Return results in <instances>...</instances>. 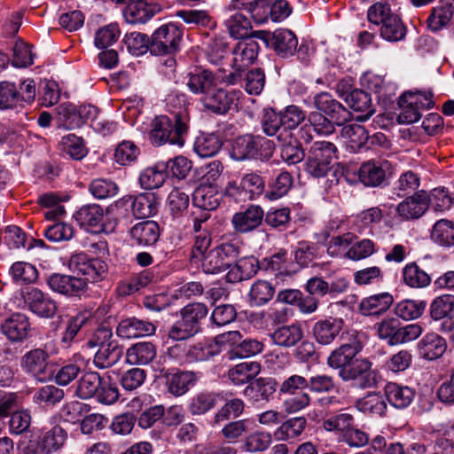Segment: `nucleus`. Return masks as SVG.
Segmentation results:
<instances>
[{
    "mask_svg": "<svg viewBox=\"0 0 454 454\" xmlns=\"http://www.w3.org/2000/svg\"><path fill=\"white\" fill-rule=\"evenodd\" d=\"M359 348L355 344H343L333 349L327 358V365L339 370L338 375L343 381L358 380L361 387L376 385V375L372 364L365 359L356 358Z\"/></svg>",
    "mask_w": 454,
    "mask_h": 454,
    "instance_id": "obj_1",
    "label": "nucleus"
},
{
    "mask_svg": "<svg viewBox=\"0 0 454 454\" xmlns=\"http://www.w3.org/2000/svg\"><path fill=\"white\" fill-rule=\"evenodd\" d=\"M187 129L185 116L176 114L174 119L166 115L156 116L151 122L149 139L156 146L169 143L182 147L184 144Z\"/></svg>",
    "mask_w": 454,
    "mask_h": 454,
    "instance_id": "obj_2",
    "label": "nucleus"
},
{
    "mask_svg": "<svg viewBox=\"0 0 454 454\" xmlns=\"http://www.w3.org/2000/svg\"><path fill=\"white\" fill-rule=\"evenodd\" d=\"M274 151L273 143L261 136L245 135L237 137L231 147L233 160L242 161L252 159H269Z\"/></svg>",
    "mask_w": 454,
    "mask_h": 454,
    "instance_id": "obj_3",
    "label": "nucleus"
},
{
    "mask_svg": "<svg viewBox=\"0 0 454 454\" xmlns=\"http://www.w3.org/2000/svg\"><path fill=\"white\" fill-rule=\"evenodd\" d=\"M238 242L223 243L206 253L200 258L201 268L206 274H219L231 268L239 254Z\"/></svg>",
    "mask_w": 454,
    "mask_h": 454,
    "instance_id": "obj_4",
    "label": "nucleus"
},
{
    "mask_svg": "<svg viewBox=\"0 0 454 454\" xmlns=\"http://www.w3.org/2000/svg\"><path fill=\"white\" fill-rule=\"evenodd\" d=\"M183 29L176 23L161 25L152 35L150 51L155 55H167L179 49L183 38Z\"/></svg>",
    "mask_w": 454,
    "mask_h": 454,
    "instance_id": "obj_5",
    "label": "nucleus"
},
{
    "mask_svg": "<svg viewBox=\"0 0 454 454\" xmlns=\"http://www.w3.org/2000/svg\"><path fill=\"white\" fill-rule=\"evenodd\" d=\"M69 270L78 275L82 280L88 283L101 281L107 272L106 263L100 259H90L84 253L73 254L69 260Z\"/></svg>",
    "mask_w": 454,
    "mask_h": 454,
    "instance_id": "obj_6",
    "label": "nucleus"
},
{
    "mask_svg": "<svg viewBox=\"0 0 454 454\" xmlns=\"http://www.w3.org/2000/svg\"><path fill=\"white\" fill-rule=\"evenodd\" d=\"M259 50V43L251 38L240 41L236 44L232 51L234 72L230 74L228 80L230 83H235L239 79L241 72L254 64Z\"/></svg>",
    "mask_w": 454,
    "mask_h": 454,
    "instance_id": "obj_7",
    "label": "nucleus"
},
{
    "mask_svg": "<svg viewBox=\"0 0 454 454\" xmlns=\"http://www.w3.org/2000/svg\"><path fill=\"white\" fill-rule=\"evenodd\" d=\"M239 91H226L223 89L213 87L210 92L202 96L201 102L205 108L213 113L223 114L228 111L236 109L239 105Z\"/></svg>",
    "mask_w": 454,
    "mask_h": 454,
    "instance_id": "obj_8",
    "label": "nucleus"
},
{
    "mask_svg": "<svg viewBox=\"0 0 454 454\" xmlns=\"http://www.w3.org/2000/svg\"><path fill=\"white\" fill-rule=\"evenodd\" d=\"M24 300L28 309L39 317L51 318L58 311L56 301L38 288L27 289Z\"/></svg>",
    "mask_w": 454,
    "mask_h": 454,
    "instance_id": "obj_9",
    "label": "nucleus"
},
{
    "mask_svg": "<svg viewBox=\"0 0 454 454\" xmlns=\"http://www.w3.org/2000/svg\"><path fill=\"white\" fill-rule=\"evenodd\" d=\"M430 198L425 191L406 197L396 206V213L405 221L420 218L428 209Z\"/></svg>",
    "mask_w": 454,
    "mask_h": 454,
    "instance_id": "obj_10",
    "label": "nucleus"
},
{
    "mask_svg": "<svg viewBox=\"0 0 454 454\" xmlns=\"http://www.w3.org/2000/svg\"><path fill=\"white\" fill-rule=\"evenodd\" d=\"M313 106L333 119L336 125H342L350 118V113L329 93L321 92L313 97Z\"/></svg>",
    "mask_w": 454,
    "mask_h": 454,
    "instance_id": "obj_11",
    "label": "nucleus"
},
{
    "mask_svg": "<svg viewBox=\"0 0 454 454\" xmlns=\"http://www.w3.org/2000/svg\"><path fill=\"white\" fill-rule=\"evenodd\" d=\"M78 223L86 231L95 233L113 231L114 226L108 228L104 223V210L97 204L82 207L75 214Z\"/></svg>",
    "mask_w": 454,
    "mask_h": 454,
    "instance_id": "obj_12",
    "label": "nucleus"
},
{
    "mask_svg": "<svg viewBox=\"0 0 454 454\" xmlns=\"http://www.w3.org/2000/svg\"><path fill=\"white\" fill-rule=\"evenodd\" d=\"M50 289L67 296H80L87 290L84 280L78 277L54 273L47 278Z\"/></svg>",
    "mask_w": 454,
    "mask_h": 454,
    "instance_id": "obj_13",
    "label": "nucleus"
},
{
    "mask_svg": "<svg viewBox=\"0 0 454 454\" xmlns=\"http://www.w3.org/2000/svg\"><path fill=\"white\" fill-rule=\"evenodd\" d=\"M2 333L12 342H20L27 339L31 325L27 315L15 312L7 317L1 325Z\"/></svg>",
    "mask_w": 454,
    "mask_h": 454,
    "instance_id": "obj_14",
    "label": "nucleus"
},
{
    "mask_svg": "<svg viewBox=\"0 0 454 454\" xmlns=\"http://www.w3.org/2000/svg\"><path fill=\"white\" fill-rule=\"evenodd\" d=\"M164 376L168 393L175 396L184 395L200 378L197 372L178 370L168 371Z\"/></svg>",
    "mask_w": 454,
    "mask_h": 454,
    "instance_id": "obj_15",
    "label": "nucleus"
},
{
    "mask_svg": "<svg viewBox=\"0 0 454 454\" xmlns=\"http://www.w3.org/2000/svg\"><path fill=\"white\" fill-rule=\"evenodd\" d=\"M162 8L159 4L147 3L145 0H136L129 3L123 11V16L128 23H145L154 15L160 13Z\"/></svg>",
    "mask_w": 454,
    "mask_h": 454,
    "instance_id": "obj_16",
    "label": "nucleus"
},
{
    "mask_svg": "<svg viewBox=\"0 0 454 454\" xmlns=\"http://www.w3.org/2000/svg\"><path fill=\"white\" fill-rule=\"evenodd\" d=\"M263 215L264 212L261 207L252 205L246 210L233 215L231 218L233 229L241 233L251 231L262 223Z\"/></svg>",
    "mask_w": 454,
    "mask_h": 454,
    "instance_id": "obj_17",
    "label": "nucleus"
},
{
    "mask_svg": "<svg viewBox=\"0 0 454 454\" xmlns=\"http://www.w3.org/2000/svg\"><path fill=\"white\" fill-rule=\"evenodd\" d=\"M342 327L341 318L328 317L315 323L312 333L317 343L330 345L340 334Z\"/></svg>",
    "mask_w": 454,
    "mask_h": 454,
    "instance_id": "obj_18",
    "label": "nucleus"
},
{
    "mask_svg": "<svg viewBox=\"0 0 454 454\" xmlns=\"http://www.w3.org/2000/svg\"><path fill=\"white\" fill-rule=\"evenodd\" d=\"M156 326L149 321L130 317L123 319L117 327V334L124 339L149 336L155 333Z\"/></svg>",
    "mask_w": 454,
    "mask_h": 454,
    "instance_id": "obj_19",
    "label": "nucleus"
},
{
    "mask_svg": "<svg viewBox=\"0 0 454 454\" xmlns=\"http://www.w3.org/2000/svg\"><path fill=\"white\" fill-rule=\"evenodd\" d=\"M221 198L215 184H200L192 193L194 206L207 211L216 209Z\"/></svg>",
    "mask_w": 454,
    "mask_h": 454,
    "instance_id": "obj_20",
    "label": "nucleus"
},
{
    "mask_svg": "<svg viewBox=\"0 0 454 454\" xmlns=\"http://www.w3.org/2000/svg\"><path fill=\"white\" fill-rule=\"evenodd\" d=\"M277 385L273 378H259L245 387L243 395L253 403L269 401L276 392Z\"/></svg>",
    "mask_w": 454,
    "mask_h": 454,
    "instance_id": "obj_21",
    "label": "nucleus"
},
{
    "mask_svg": "<svg viewBox=\"0 0 454 454\" xmlns=\"http://www.w3.org/2000/svg\"><path fill=\"white\" fill-rule=\"evenodd\" d=\"M340 137L350 153H356L366 146L369 135L364 126L349 123L342 127Z\"/></svg>",
    "mask_w": 454,
    "mask_h": 454,
    "instance_id": "obj_22",
    "label": "nucleus"
},
{
    "mask_svg": "<svg viewBox=\"0 0 454 454\" xmlns=\"http://www.w3.org/2000/svg\"><path fill=\"white\" fill-rule=\"evenodd\" d=\"M445 340L437 333H427L418 343L419 356L428 361L441 357L446 351Z\"/></svg>",
    "mask_w": 454,
    "mask_h": 454,
    "instance_id": "obj_23",
    "label": "nucleus"
},
{
    "mask_svg": "<svg viewBox=\"0 0 454 454\" xmlns=\"http://www.w3.org/2000/svg\"><path fill=\"white\" fill-rule=\"evenodd\" d=\"M262 270L261 262L254 256L243 257L237 261L235 265L226 274V279L230 283H237L251 278Z\"/></svg>",
    "mask_w": 454,
    "mask_h": 454,
    "instance_id": "obj_24",
    "label": "nucleus"
},
{
    "mask_svg": "<svg viewBox=\"0 0 454 454\" xmlns=\"http://www.w3.org/2000/svg\"><path fill=\"white\" fill-rule=\"evenodd\" d=\"M134 243L141 247L154 245L160 237V227L154 221H145L135 224L129 231Z\"/></svg>",
    "mask_w": 454,
    "mask_h": 454,
    "instance_id": "obj_25",
    "label": "nucleus"
},
{
    "mask_svg": "<svg viewBox=\"0 0 454 454\" xmlns=\"http://www.w3.org/2000/svg\"><path fill=\"white\" fill-rule=\"evenodd\" d=\"M207 215L196 218L193 222L194 245L192 252V259H199L207 253L211 244V235L207 223Z\"/></svg>",
    "mask_w": 454,
    "mask_h": 454,
    "instance_id": "obj_26",
    "label": "nucleus"
},
{
    "mask_svg": "<svg viewBox=\"0 0 454 454\" xmlns=\"http://www.w3.org/2000/svg\"><path fill=\"white\" fill-rule=\"evenodd\" d=\"M386 162L369 160L362 164L358 170L361 183L366 186H379L386 178Z\"/></svg>",
    "mask_w": 454,
    "mask_h": 454,
    "instance_id": "obj_27",
    "label": "nucleus"
},
{
    "mask_svg": "<svg viewBox=\"0 0 454 454\" xmlns=\"http://www.w3.org/2000/svg\"><path fill=\"white\" fill-rule=\"evenodd\" d=\"M262 127L267 136H276L279 142H286L292 139V134L285 131L281 121V114L275 112L273 109H266L264 111Z\"/></svg>",
    "mask_w": 454,
    "mask_h": 454,
    "instance_id": "obj_28",
    "label": "nucleus"
},
{
    "mask_svg": "<svg viewBox=\"0 0 454 454\" xmlns=\"http://www.w3.org/2000/svg\"><path fill=\"white\" fill-rule=\"evenodd\" d=\"M186 85L192 93L205 96L215 86V77L210 71L197 68L187 74Z\"/></svg>",
    "mask_w": 454,
    "mask_h": 454,
    "instance_id": "obj_29",
    "label": "nucleus"
},
{
    "mask_svg": "<svg viewBox=\"0 0 454 454\" xmlns=\"http://www.w3.org/2000/svg\"><path fill=\"white\" fill-rule=\"evenodd\" d=\"M155 346L148 341L137 342L126 351V362L132 365H146L156 357Z\"/></svg>",
    "mask_w": 454,
    "mask_h": 454,
    "instance_id": "obj_30",
    "label": "nucleus"
},
{
    "mask_svg": "<svg viewBox=\"0 0 454 454\" xmlns=\"http://www.w3.org/2000/svg\"><path fill=\"white\" fill-rule=\"evenodd\" d=\"M48 354L41 349L35 348L27 352L21 358V367L36 378L44 374L48 365Z\"/></svg>",
    "mask_w": 454,
    "mask_h": 454,
    "instance_id": "obj_31",
    "label": "nucleus"
},
{
    "mask_svg": "<svg viewBox=\"0 0 454 454\" xmlns=\"http://www.w3.org/2000/svg\"><path fill=\"white\" fill-rule=\"evenodd\" d=\"M270 36L272 47L279 56L289 57L295 52L298 40L291 30L277 29Z\"/></svg>",
    "mask_w": 454,
    "mask_h": 454,
    "instance_id": "obj_32",
    "label": "nucleus"
},
{
    "mask_svg": "<svg viewBox=\"0 0 454 454\" xmlns=\"http://www.w3.org/2000/svg\"><path fill=\"white\" fill-rule=\"evenodd\" d=\"M385 395L393 407L404 409L411 403L415 394L409 387L389 382L385 387Z\"/></svg>",
    "mask_w": 454,
    "mask_h": 454,
    "instance_id": "obj_33",
    "label": "nucleus"
},
{
    "mask_svg": "<svg viewBox=\"0 0 454 454\" xmlns=\"http://www.w3.org/2000/svg\"><path fill=\"white\" fill-rule=\"evenodd\" d=\"M389 293H381L364 298L359 304V310L364 316L378 315L385 312L393 303Z\"/></svg>",
    "mask_w": 454,
    "mask_h": 454,
    "instance_id": "obj_34",
    "label": "nucleus"
},
{
    "mask_svg": "<svg viewBox=\"0 0 454 454\" xmlns=\"http://www.w3.org/2000/svg\"><path fill=\"white\" fill-rule=\"evenodd\" d=\"M267 0H231L230 4L225 8V12L232 11H247L251 14L252 19L258 24L267 21V15L261 13L262 8L267 6Z\"/></svg>",
    "mask_w": 454,
    "mask_h": 454,
    "instance_id": "obj_35",
    "label": "nucleus"
},
{
    "mask_svg": "<svg viewBox=\"0 0 454 454\" xmlns=\"http://www.w3.org/2000/svg\"><path fill=\"white\" fill-rule=\"evenodd\" d=\"M302 336L301 326L298 324H292L277 328L271 333V340L276 345L290 348L296 345Z\"/></svg>",
    "mask_w": 454,
    "mask_h": 454,
    "instance_id": "obj_36",
    "label": "nucleus"
},
{
    "mask_svg": "<svg viewBox=\"0 0 454 454\" xmlns=\"http://www.w3.org/2000/svg\"><path fill=\"white\" fill-rule=\"evenodd\" d=\"M131 210L137 218H148L158 211V201L153 193H140L131 196Z\"/></svg>",
    "mask_w": 454,
    "mask_h": 454,
    "instance_id": "obj_37",
    "label": "nucleus"
},
{
    "mask_svg": "<svg viewBox=\"0 0 454 454\" xmlns=\"http://www.w3.org/2000/svg\"><path fill=\"white\" fill-rule=\"evenodd\" d=\"M261 372L257 362H244L235 365L228 372L229 380L236 386H241L251 381Z\"/></svg>",
    "mask_w": 454,
    "mask_h": 454,
    "instance_id": "obj_38",
    "label": "nucleus"
},
{
    "mask_svg": "<svg viewBox=\"0 0 454 454\" xmlns=\"http://www.w3.org/2000/svg\"><path fill=\"white\" fill-rule=\"evenodd\" d=\"M346 101L348 106L354 111L364 113L362 115L356 117L358 121H366L374 114L371 97L364 90H355L351 91L348 95Z\"/></svg>",
    "mask_w": 454,
    "mask_h": 454,
    "instance_id": "obj_39",
    "label": "nucleus"
},
{
    "mask_svg": "<svg viewBox=\"0 0 454 454\" xmlns=\"http://www.w3.org/2000/svg\"><path fill=\"white\" fill-rule=\"evenodd\" d=\"M122 356V348L116 343L102 345L94 356V364L98 369H106L118 363Z\"/></svg>",
    "mask_w": 454,
    "mask_h": 454,
    "instance_id": "obj_40",
    "label": "nucleus"
},
{
    "mask_svg": "<svg viewBox=\"0 0 454 454\" xmlns=\"http://www.w3.org/2000/svg\"><path fill=\"white\" fill-rule=\"evenodd\" d=\"M67 438V432L59 426H54L45 430L40 440V448L44 454H50L59 450Z\"/></svg>",
    "mask_w": 454,
    "mask_h": 454,
    "instance_id": "obj_41",
    "label": "nucleus"
},
{
    "mask_svg": "<svg viewBox=\"0 0 454 454\" xmlns=\"http://www.w3.org/2000/svg\"><path fill=\"white\" fill-rule=\"evenodd\" d=\"M225 14L223 24L231 36L239 39L248 35L252 25L245 15L240 12H225Z\"/></svg>",
    "mask_w": 454,
    "mask_h": 454,
    "instance_id": "obj_42",
    "label": "nucleus"
},
{
    "mask_svg": "<svg viewBox=\"0 0 454 454\" xmlns=\"http://www.w3.org/2000/svg\"><path fill=\"white\" fill-rule=\"evenodd\" d=\"M357 410L365 414L383 416L387 410L384 395L372 392L358 399L356 403Z\"/></svg>",
    "mask_w": 454,
    "mask_h": 454,
    "instance_id": "obj_43",
    "label": "nucleus"
},
{
    "mask_svg": "<svg viewBox=\"0 0 454 454\" xmlns=\"http://www.w3.org/2000/svg\"><path fill=\"white\" fill-rule=\"evenodd\" d=\"M95 324L93 313L90 309H83L76 313L69 320L67 329L63 334L62 341L69 344L76 336L82 327L87 325Z\"/></svg>",
    "mask_w": 454,
    "mask_h": 454,
    "instance_id": "obj_44",
    "label": "nucleus"
},
{
    "mask_svg": "<svg viewBox=\"0 0 454 454\" xmlns=\"http://www.w3.org/2000/svg\"><path fill=\"white\" fill-rule=\"evenodd\" d=\"M207 308L203 303H192L186 305L181 310V319L189 329L194 333L200 329V321L206 317Z\"/></svg>",
    "mask_w": 454,
    "mask_h": 454,
    "instance_id": "obj_45",
    "label": "nucleus"
},
{
    "mask_svg": "<svg viewBox=\"0 0 454 454\" xmlns=\"http://www.w3.org/2000/svg\"><path fill=\"white\" fill-rule=\"evenodd\" d=\"M221 351V346H219L215 338L214 340L190 347L187 350V361H206L219 355Z\"/></svg>",
    "mask_w": 454,
    "mask_h": 454,
    "instance_id": "obj_46",
    "label": "nucleus"
},
{
    "mask_svg": "<svg viewBox=\"0 0 454 454\" xmlns=\"http://www.w3.org/2000/svg\"><path fill=\"white\" fill-rule=\"evenodd\" d=\"M453 12L448 5L440 4L431 9L427 19V25L432 32H438L446 27L451 21Z\"/></svg>",
    "mask_w": 454,
    "mask_h": 454,
    "instance_id": "obj_47",
    "label": "nucleus"
},
{
    "mask_svg": "<svg viewBox=\"0 0 454 454\" xmlns=\"http://www.w3.org/2000/svg\"><path fill=\"white\" fill-rule=\"evenodd\" d=\"M306 419L303 417L292 418L284 422L274 432L278 441H288L299 436L305 429Z\"/></svg>",
    "mask_w": 454,
    "mask_h": 454,
    "instance_id": "obj_48",
    "label": "nucleus"
},
{
    "mask_svg": "<svg viewBox=\"0 0 454 454\" xmlns=\"http://www.w3.org/2000/svg\"><path fill=\"white\" fill-rule=\"evenodd\" d=\"M403 279L407 286L412 288L426 287L431 282L429 275L415 262L408 263L403 269Z\"/></svg>",
    "mask_w": 454,
    "mask_h": 454,
    "instance_id": "obj_49",
    "label": "nucleus"
},
{
    "mask_svg": "<svg viewBox=\"0 0 454 454\" xmlns=\"http://www.w3.org/2000/svg\"><path fill=\"white\" fill-rule=\"evenodd\" d=\"M431 239L441 246H453L454 223L447 219L437 221L432 228Z\"/></svg>",
    "mask_w": 454,
    "mask_h": 454,
    "instance_id": "obj_50",
    "label": "nucleus"
},
{
    "mask_svg": "<svg viewBox=\"0 0 454 454\" xmlns=\"http://www.w3.org/2000/svg\"><path fill=\"white\" fill-rule=\"evenodd\" d=\"M275 293L273 286L265 280L254 282L249 292V302L253 306H262L269 302Z\"/></svg>",
    "mask_w": 454,
    "mask_h": 454,
    "instance_id": "obj_51",
    "label": "nucleus"
},
{
    "mask_svg": "<svg viewBox=\"0 0 454 454\" xmlns=\"http://www.w3.org/2000/svg\"><path fill=\"white\" fill-rule=\"evenodd\" d=\"M57 123L59 128L73 129L82 126L78 110L72 104H61L57 107Z\"/></svg>",
    "mask_w": 454,
    "mask_h": 454,
    "instance_id": "obj_52",
    "label": "nucleus"
},
{
    "mask_svg": "<svg viewBox=\"0 0 454 454\" xmlns=\"http://www.w3.org/2000/svg\"><path fill=\"white\" fill-rule=\"evenodd\" d=\"M336 153V146L333 143L328 141H317L310 146L307 159L318 160L331 166Z\"/></svg>",
    "mask_w": 454,
    "mask_h": 454,
    "instance_id": "obj_53",
    "label": "nucleus"
},
{
    "mask_svg": "<svg viewBox=\"0 0 454 454\" xmlns=\"http://www.w3.org/2000/svg\"><path fill=\"white\" fill-rule=\"evenodd\" d=\"M400 321L395 317L384 318L375 324L378 337L390 346H395Z\"/></svg>",
    "mask_w": 454,
    "mask_h": 454,
    "instance_id": "obj_54",
    "label": "nucleus"
},
{
    "mask_svg": "<svg viewBox=\"0 0 454 454\" xmlns=\"http://www.w3.org/2000/svg\"><path fill=\"white\" fill-rule=\"evenodd\" d=\"M427 303L424 301L403 300L395 306V314L403 320L419 318L424 312Z\"/></svg>",
    "mask_w": 454,
    "mask_h": 454,
    "instance_id": "obj_55",
    "label": "nucleus"
},
{
    "mask_svg": "<svg viewBox=\"0 0 454 454\" xmlns=\"http://www.w3.org/2000/svg\"><path fill=\"white\" fill-rule=\"evenodd\" d=\"M64 397V391L53 385H46L37 389L33 396L34 402L43 407L53 406Z\"/></svg>",
    "mask_w": 454,
    "mask_h": 454,
    "instance_id": "obj_56",
    "label": "nucleus"
},
{
    "mask_svg": "<svg viewBox=\"0 0 454 454\" xmlns=\"http://www.w3.org/2000/svg\"><path fill=\"white\" fill-rule=\"evenodd\" d=\"M62 151L74 160H82L87 155V148L82 137L71 133L64 136L60 141Z\"/></svg>",
    "mask_w": 454,
    "mask_h": 454,
    "instance_id": "obj_57",
    "label": "nucleus"
},
{
    "mask_svg": "<svg viewBox=\"0 0 454 454\" xmlns=\"http://www.w3.org/2000/svg\"><path fill=\"white\" fill-rule=\"evenodd\" d=\"M9 273L16 283L22 284L33 283L38 277L36 268L26 262H14L9 270Z\"/></svg>",
    "mask_w": 454,
    "mask_h": 454,
    "instance_id": "obj_58",
    "label": "nucleus"
},
{
    "mask_svg": "<svg viewBox=\"0 0 454 454\" xmlns=\"http://www.w3.org/2000/svg\"><path fill=\"white\" fill-rule=\"evenodd\" d=\"M101 378L97 372H87L78 381L75 390L76 395L82 399H90L97 394V389L100 386Z\"/></svg>",
    "mask_w": 454,
    "mask_h": 454,
    "instance_id": "obj_59",
    "label": "nucleus"
},
{
    "mask_svg": "<svg viewBox=\"0 0 454 454\" xmlns=\"http://www.w3.org/2000/svg\"><path fill=\"white\" fill-rule=\"evenodd\" d=\"M121 35L119 26L116 23H110L99 27L94 35L95 46L98 49L110 47L117 42Z\"/></svg>",
    "mask_w": 454,
    "mask_h": 454,
    "instance_id": "obj_60",
    "label": "nucleus"
},
{
    "mask_svg": "<svg viewBox=\"0 0 454 454\" xmlns=\"http://www.w3.org/2000/svg\"><path fill=\"white\" fill-rule=\"evenodd\" d=\"M222 147L219 137L215 134L201 136L197 138L194 150L201 158L215 156Z\"/></svg>",
    "mask_w": 454,
    "mask_h": 454,
    "instance_id": "obj_61",
    "label": "nucleus"
},
{
    "mask_svg": "<svg viewBox=\"0 0 454 454\" xmlns=\"http://www.w3.org/2000/svg\"><path fill=\"white\" fill-rule=\"evenodd\" d=\"M380 35L389 42H397L405 36V27L396 13L390 15L388 20L381 26Z\"/></svg>",
    "mask_w": 454,
    "mask_h": 454,
    "instance_id": "obj_62",
    "label": "nucleus"
},
{
    "mask_svg": "<svg viewBox=\"0 0 454 454\" xmlns=\"http://www.w3.org/2000/svg\"><path fill=\"white\" fill-rule=\"evenodd\" d=\"M167 177L164 168L151 167L145 168L139 176V183L142 188L153 190L160 187Z\"/></svg>",
    "mask_w": 454,
    "mask_h": 454,
    "instance_id": "obj_63",
    "label": "nucleus"
},
{
    "mask_svg": "<svg viewBox=\"0 0 454 454\" xmlns=\"http://www.w3.org/2000/svg\"><path fill=\"white\" fill-rule=\"evenodd\" d=\"M454 309V295L442 294L436 297L430 305V314L434 320L448 317Z\"/></svg>",
    "mask_w": 454,
    "mask_h": 454,
    "instance_id": "obj_64",
    "label": "nucleus"
}]
</instances>
